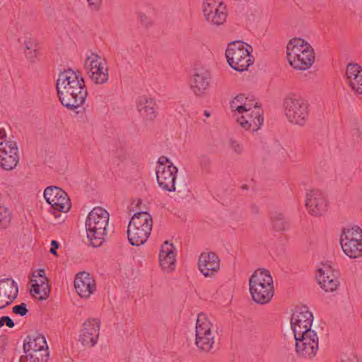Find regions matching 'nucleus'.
I'll use <instances>...</instances> for the list:
<instances>
[{"label":"nucleus","instance_id":"obj_43","mask_svg":"<svg viewBox=\"0 0 362 362\" xmlns=\"http://www.w3.org/2000/svg\"><path fill=\"white\" fill-rule=\"evenodd\" d=\"M356 359L354 357H344L341 358L339 361L337 362H356Z\"/></svg>","mask_w":362,"mask_h":362},{"label":"nucleus","instance_id":"obj_10","mask_svg":"<svg viewBox=\"0 0 362 362\" xmlns=\"http://www.w3.org/2000/svg\"><path fill=\"white\" fill-rule=\"evenodd\" d=\"M23 349L30 362H47L49 359L48 346L45 337L40 334L28 336Z\"/></svg>","mask_w":362,"mask_h":362},{"label":"nucleus","instance_id":"obj_2","mask_svg":"<svg viewBox=\"0 0 362 362\" xmlns=\"http://www.w3.org/2000/svg\"><path fill=\"white\" fill-rule=\"evenodd\" d=\"M287 59L292 67L299 70H308L313 64L315 55L312 46L305 40L294 37L286 47Z\"/></svg>","mask_w":362,"mask_h":362},{"label":"nucleus","instance_id":"obj_37","mask_svg":"<svg viewBox=\"0 0 362 362\" xmlns=\"http://www.w3.org/2000/svg\"><path fill=\"white\" fill-rule=\"evenodd\" d=\"M88 2V6L91 11H98L103 0H87Z\"/></svg>","mask_w":362,"mask_h":362},{"label":"nucleus","instance_id":"obj_8","mask_svg":"<svg viewBox=\"0 0 362 362\" xmlns=\"http://www.w3.org/2000/svg\"><path fill=\"white\" fill-rule=\"evenodd\" d=\"M340 244L345 255L350 258L362 257V230L357 226L343 228Z\"/></svg>","mask_w":362,"mask_h":362},{"label":"nucleus","instance_id":"obj_36","mask_svg":"<svg viewBox=\"0 0 362 362\" xmlns=\"http://www.w3.org/2000/svg\"><path fill=\"white\" fill-rule=\"evenodd\" d=\"M5 325L9 328H13L15 325L13 320L8 316H4L0 317V328L4 326Z\"/></svg>","mask_w":362,"mask_h":362},{"label":"nucleus","instance_id":"obj_41","mask_svg":"<svg viewBox=\"0 0 362 362\" xmlns=\"http://www.w3.org/2000/svg\"><path fill=\"white\" fill-rule=\"evenodd\" d=\"M51 245H52V247L49 250L50 253L57 256V249L59 247V243L56 240H52L51 242Z\"/></svg>","mask_w":362,"mask_h":362},{"label":"nucleus","instance_id":"obj_19","mask_svg":"<svg viewBox=\"0 0 362 362\" xmlns=\"http://www.w3.org/2000/svg\"><path fill=\"white\" fill-rule=\"evenodd\" d=\"M100 322L97 318L86 320L80 332L79 341L84 346L92 347L95 346L99 337Z\"/></svg>","mask_w":362,"mask_h":362},{"label":"nucleus","instance_id":"obj_23","mask_svg":"<svg viewBox=\"0 0 362 362\" xmlns=\"http://www.w3.org/2000/svg\"><path fill=\"white\" fill-rule=\"evenodd\" d=\"M198 266L204 276L211 277L219 270L220 261L214 252H204L199 258Z\"/></svg>","mask_w":362,"mask_h":362},{"label":"nucleus","instance_id":"obj_32","mask_svg":"<svg viewBox=\"0 0 362 362\" xmlns=\"http://www.w3.org/2000/svg\"><path fill=\"white\" fill-rule=\"evenodd\" d=\"M11 220V214L9 210L3 206H0V228H6L8 226Z\"/></svg>","mask_w":362,"mask_h":362},{"label":"nucleus","instance_id":"obj_4","mask_svg":"<svg viewBox=\"0 0 362 362\" xmlns=\"http://www.w3.org/2000/svg\"><path fill=\"white\" fill-rule=\"evenodd\" d=\"M109 213L102 207L94 208L86 221L87 238L92 246L97 247L105 241L109 222Z\"/></svg>","mask_w":362,"mask_h":362},{"label":"nucleus","instance_id":"obj_40","mask_svg":"<svg viewBox=\"0 0 362 362\" xmlns=\"http://www.w3.org/2000/svg\"><path fill=\"white\" fill-rule=\"evenodd\" d=\"M33 284H37L41 286L42 284H48V279L47 278H33L31 279Z\"/></svg>","mask_w":362,"mask_h":362},{"label":"nucleus","instance_id":"obj_13","mask_svg":"<svg viewBox=\"0 0 362 362\" xmlns=\"http://www.w3.org/2000/svg\"><path fill=\"white\" fill-rule=\"evenodd\" d=\"M43 195L46 202L52 206L56 218L61 216V212L67 213L71 209V201L62 189L49 186L45 189Z\"/></svg>","mask_w":362,"mask_h":362},{"label":"nucleus","instance_id":"obj_7","mask_svg":"<svg viewBox=\"0 0 362 362\" xmlns=\"http://www.w3.org/2000/svg\"><path fill=\"white\" fill-rule=\"evenodd\" d=\"M251 46L241 42L235 41L228 44L226 57L230 67L238 71H243L253 63L250 55Z\"/></svg>","mask_w":362,"mask_h":362},{"label":"nucleus","instance_id":"obj_17","mask_svg":"<svg viewBox=\"0 0 362 362\" xmlns=\"http://www.w3.org/2000/svg\"><path fill=\"white\" fill-rule=\"evenodd\" d=\"M329 202L326 195L319 189L310 190L306 194L305 206L314 216L324 215L328 209Z\"/></svg>","mask_w":362,"mask_h":362},{"label":"nucleus","instance_id":"obj_29","mask_svg":"<svg viewBox=\"0 0 362 362\" xmlns=\"http://www.w3.org/2000/svg\"><path fill=\"white\" fill-rule=\"evenodd\" d=\"M0 291L5 299L10 300L11 304L18 296L17 283L11 279H0Z\"/></svg>","mask_w":362,"mask_h":362},{"label":"nucleus","instance_id":"obj_20","mask_svg":"<svg viewBox=\"0 0 362 362\" xmlns=\"http://www.w3.org/2000/svg\"><path fill=\"white\" fill-rule=\"evenodd\" d=\"M240 116L237 117V122L245 130L255 132L258 130L264 122L260 108L256 105L250 111H245L244 113H239Z\"/></svg>","mask_w":362,"mask_h":362},{"label":"nucleus","instance_id":"obj_21","mask_svg":"<svg viewBox=\"0 0 362 362\" xmlns=\"http://www.w3.org/2000/svg\"><path fill=\"white\" fill-rule=\"evenodd\" d=\"M177 171V167L173 164L157 167L156 178L158 185L163 190L175 192V178Z\"/></svg>","mask_w":362,"mask_h":362},{"label":"nucleus","instance_id":"obj_14","mask_svg":"<svg viewBox=\"0 0 362 362\" xmlns=\"http://www.w3.org/2000/svg\"><path fill=\"white\" fill-rule=\"evenodd\" d=\"M294 338L296 351L298 356L311 359L316 356L319 349V337L315 330L309 331Z\"/></svg>","mask_w":362,"mask_h":362},{"label":"nucleus","instance_id":"obj_3","mask_svg":"<svg viewBox=\"0 0 362 362\" xmlns=\"http://www.w3.org/2000/svg\"><path fill=\"white\" fill-rule=\"evenodd\" d=\"M249 291L255 303L264 305L270 302L274 293L270 272L266 269H256L250 277Z\"/></svg>","mask_w":362,"mask_h":362},{"label":"nucleus","instance_id":"obj_42","mask_svg":"<svg viewBox=\"0 0 362 362\" xmlns=\"http://www.w3.org/2000/svg\"><path fill=\"white\" fill-rule=\"evenodd\" d=\"M36 273L37 274V275H35V273L33 274V278H47L44 269H38L36 271Z\"/></svg>","mask_w":362,"mask_h":362},{"label":"nucleus","instance_id":"obj_9","mask_svg":"<svg viewBox=\"0 0 362 362\" xmlns=\"http://www.w3.org/2000/svg\"><path fill=\"white\" fill-rule=\"evenodd\" d=\"M216 331L213 324L204 313L197 316L195 344L202 351L208 352L215 343Z\"/></svg>","mask_w":362,"mask_h":362},{"label":"nucleus","instance_id":"obj_35","mask_svg":"<svg viewBox=\"0 0 362 362\" xmlns=\"http://www.w3.org/2000/svg\"><path fill=\"white\" fill-rule=\"evenodd\" d=\"M25 54L30 61L35 62L37 57L38 52L37 48L34 47L30 49H25Z\"/></svg>","mask_w":362,"mask_h":362},{"label":"nucleus","instance_id":"obj_24","mask_svg":"<svg viewBox=\"0 0 362 362\" xmlns=\"http://www.w3.org/2000/svg\"><path fill=\"white\" fill-rule=\"evenodd\" d=\"M74 287L81 298H87L95 291V284L90 274L81 272L75 277Z\"/></svg>","mask_w":362,"mask_h":362},{"label":"nucleus","instance_id":"obj_22","mask_svg":"<svg viewBox=\"0 0 362 362\" xmlns=\"http://www.w3.org/2000/svg\"><path fill=\"white\" fill-rule=\"evenodd\" d=\"M159 263L165 272H171L176 266V250L173 244L165 241L160 247Z\"/></svg>","mask_w":362,"mask_h":362},{"label":"nucleus","instance_id":"obj_25","mask_svg":"<svg viewBox=\"0 0 362 362\" xmlns=\"http://www.w3.org/2000/svg\"><path fill=\"white\" fill-rule=\"evenodd\" d=\"M346 82L351 90L362 95V68L356 63H349L346 69Z\"/></svg>","mask_w":362,"mask_h":362},{"label":"nucleus","instance_id":"obj_18","mask_svg":"<svg viewBox=\"0 0 362 362\" xmlns=\"http://www.w3.org/2000/svg\"><path fill=\"white\" fill-rule=\"evenodd\" d=\"M313 321V315L306 308H300L293 314L291 319V328L294 337H297L313 331L311 329Z\"/></svg>","mask_w":362,"mask_h":362},{"label":"nucleus","instance_id":"obj_44","mask_svg":"<svg viewBox=\"0 0 362 362\" xmlns=\"http://www.w3.org/2000/svg\"><path fill=\"white\" fill-rule=\"evenodd\" d=\"M6 131L4 129L0 128V140H1V141H6Z\"/></svg>","mask_w":362,"mask_h":362},{"label":"nucleus","instance_id":"obj_27","mask_svg":"<svg viewBox=\"0 0 362 362\" xmlns=\"http://www.w3.org/2000/svg\"><path fill=\"white\" fill-rule=\"evenodd\" d=\"M317 279L321 288L326 292L336 291L339 285V279L327 267L317 270Z\"/></svg>","mask_w":362,"mask_h":362},{"label":"nucleus","instance_id":"obj_34","mask_svg":"<svg viewBox=\"0 0 362 362\" xmlns=\"http://www.w3.org/2000/svg\"><path fill=\"white\" fill-rule=\"evenodd\" d=\"M12 311L13 313L20 315L21 316H25L28 312L25 303H21L20 305L13 306Z\"/></svg>","mask_w":362,"mask_h":362},{"label":"nucleus","instance_id":"obj_12","mask_svg":"<svg viewBox=\"0 0 362 362\" xmlns=\"http://www.w3.org/2000/svg\"><path fill=\"white\" fill-rule=\"evenodd\" d=\"M212 74L211 71L204 66L193 69L189 78V88L197 98H204L208 95L211 86Z\"/></svg>","mask_w":362,"mask_h":362},{"label":"nucleus","instance_id":"obj_26","mask_svg":"<svg viewBox=\"0 0 362 362\" xmlns=\"http://www.w3.org/2000/svg\"><path fill=\"white\" fill-rule=\"evenodd\" d=\"M137 110L146 120L152 121L157 116V105L153 98L142 95L137 100Z\"/></svg>","mask_w":362,"mask_h":362},{"label":"nucleus","instance_id":"obj_6","mask_svg":"<svg viewBox=\"0 0 362 362\" xmlns=\"http://www.w3.org/2000/svg\"><path fill=\"white\" fill-rule=\"evenodd\" d=\"M284 115L288 121L295 125L304 126L308 120L310 105L308 101L298 95H289L283 103Z\"/></svg>","mask_w":362,"mask_h":362},{"label":"nucleus","instance_id":"obj_5","mask_svg":"<svg viewBox=\"0 0 362 362\" xmlns=\"http://www.w3.org/2000/svg\"><path fill=\"white\" fill-rule=\"evenodd\" d=\"M153 225L151 216L146 211L134 214L127 228V237L131 245L139 246L148 240Z\"/></svg>","mask_w":362,"mask_h":362},{"label":"nucleus","instance_id":"obj_33","mask_svg":"<svg viewBox=\"0 0 362 362\" xmlns=\"http://www.w3.org/2000/svg\"><path fill=\"white\" fill-rule=\"evenodd\" d=\"M228 145L231 151L236 156H240L244 153L243 144L234 138H230Z\"/></svg>","mask_w":362,"mask_h":362},{"label":"nucleus","instance_id":"obj_1","mask_svg":"<svg viewBox=\"0 0 362 362\" xmlns=\"http://www.w3.org/2000/svg\"><path fill=\"white\" fill-rule=\"evenodd\" d=\"M57 90L62 104L69 110L81 107L88 93L83 78L72 69L61 72L57 80Z\"/></svg>","mask_w":362,"mask_h":362},{"label":"nucleus","instance_id":"obj_46","mask_svg":"<svg viewBox=\"0 0 362 362\" xmlns=\"http://www.w3.org/2000/svg\"><path fill=\"white\" fill-rule=\"evenodd\" d=\"M204 115H205L206 117H210V113H209L208 111H206V110H205V111H204Z\"/></svg>","mask_w":362,"mask_h":362},{"label":"nucleus","instance_id":"obj_16","mask_svg":"<svg viewBox=\"0 0 362 362\" xmlns=\"http://www.w3.org/2000/svg\"><path fill=\"white\" fill-rule=\"evenodd\" d=\"M19 162L18 149L13 141H0V166L5 170H12Z\"/></svg>","mask_w":362,"mask_h":362},{"label":"nucleus","instance_id":"obj_45","mask_svg":"<svg viewBox=\"0 0 362 362\" xmlns=\"http://www.w3.org/2000/svg\"><path fill=\"white\" fill-rule=\"evenodd\" d=\"M252 211L253 214H258L259 213V209L258 206L254 205L252 206Z\"/></svg>","mask_w":362,"mask_h":362},{"label":"nucleus","instance_id":"obj_15","mask_svg":"<svg viewBox=\"0 0 362 362\" xmlns=\"http://www.w3.org/2000/svg\"><path fill=\"white\" fill-rule=\"evenodd\" d=\"M202 11L206 22L215 26L223 25L228 16L223 0H204Z\"/></svg>","mask_w":362,"mask_h":362},{"label":"nucleus","instance_id":"obj_30","mask_svg":"<svg viewBox=\"0 0 362 362\" xmlns=\"http://www.w3.org/2000/svg\"><path fill=\"white\" fill-rule=\"evenodd\" d=\"M230 105L232 112H236L238 114L244 113L245 111H250L252 107L256 106V104H254L251 100H248L247 98L243 94H239L235 96Z\"/></svg>","mask_w":362,"mask_h":362},{"label":"nucleus","instance_id":"obj_31","mask_svg":"<svg viewBox=\"0 0 362 362\" xmlns=\"http://www.w3.org/2000/svg\"><path fill=\"white\" fill-rule=\"evenodd\" d=\"M30 292L33 297L39 300H45L49 296V284H42L41 286L37 284H32V289Z\"/></svg>","mask_w":362,"mask_h":362},{"label":"nucleus","instance_id":"obj_28","mask_svg":"<svg viewBox=\"0 0 362 362\" xmlns=\"http://www.w3.org/2000/svg\"><path fill=\"white\" fill-rule=\"evenodd\" d=\"M269 221L272 229L276 232H284L289 229V221L285 214L280 210L272 211Z\"/></svg>","mask_w":362,"mask_h":362},{"label":"nucleus","instance_id":"obj_39","mask_svg":"<svg viewBox=\"0 0 362 362\" xmlns=\"http://www.w3.org/2000/svg\"><path fill=\"white\" fill-rule=\"evenodd\" d=\"M173 164L170 159L165 156H161L158 160V166H168V165Z\"/></svg>","mask_w":362,"mask_h":362},{"label":"nucleus","instance_id":"obj_38","mask_svg":"<svg viewBox=\"0 0 362 362\" xmlns=\"http://www.w3.org/2000/svg\"><path fill=\"white\" fill-rule=\"evenodd\" d=\"M23 45H25V49H30L31 48L37 47L35 40L31 37L25 40L23 42Z\"/></svg>","mask_w":362,"mask_h":362},{"label":"nucleus","instance_id":"obj_11","mask_svg":"<svg viewBox=\"0 0 362 362\" xmlns=\"http://www.w3.org/2000/svg\"><path fill=\"white\" fill-rule=\"evenodd\" d=\"M84 67L92 82L104 84L109 79L108 68L105 59L95 53H90L86 59Z\"/></svg>","mask_w":362,"mask_h":362}]
</instances>
